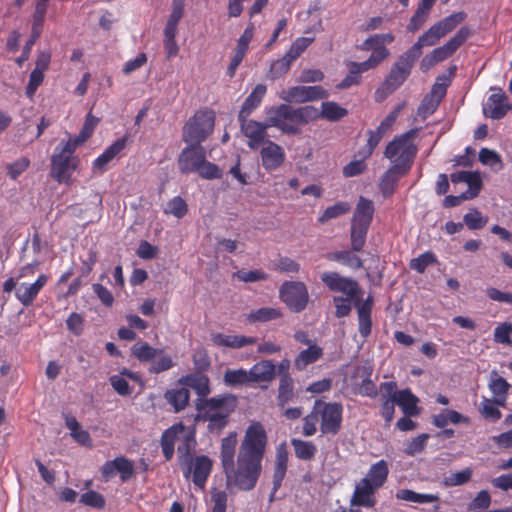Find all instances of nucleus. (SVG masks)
Returning a JSON list of instances; mask_svg holds the SVG:
<instances>
[{
  "label": "nucleus",
  "instance_id": "obj_56",
  "mask_svg": "<svg viewBox=\"0 0 512 512\" xmlns=\"http://www.w3.org/2000/svg\"><path fill=\"white\" fill-rule=\"evenodd\" d=\"M368 139L367 144L363 148H361L357 155L363 159H368L374 152L375 148L378 146L380 141L382 140V136L376 133L374 130L367 131Z\"/></svg>",
  "mask_w": 512,
  "mask_h": 512
},
{
  "label": "nucleus",
  "instance_id": "obj_30",
  "mask_svg": "<svg viewBox=\"0 0 512 512\" xmlns=\"http://www.w3.org/2000/svg\"><path fill=\"white\" fill-rule=\"evenodd\" d=\"M375 212L372 200L359 197L351 222L370 226Z\"/></svg>",
  "mask_w": 512,
  "mask_h": 512
},
{
  "label": "nucleus",
  "instance_id": "obj_6",
  "mask_svg": "<svg viewBox=\"0 0 512 512\" xmlns=\"http://www.w3.org/2000/svg\"><path fill=\"white\" fill-rule=\"evenodd\" d=\"M417 59L413 57L408 51H405L398 57V60L391 67L388 75L385 77L382 89H377L375 92L376 101L382 99L397 90L410 76L412 68Z\"/></svg>",
  "mask_w": 512,
  "mask_h": 512
},
{
  "label": "nucleus",
  "instance_id": "obj_36",
  "mask_svg": "<svg viewBox=\"0 0 512 512\" xmlns=\"http://www.w3.org/2000/svg\"><path fill=\"white\" fill-rule=\"evenodd\" d=\"M164 399L171 405L175 412L184 410L190 399V392L185 387L168 389L164 393Z\"/></svg>",
  "mask_w": 512,
  "mask_h": 512
},
{
  "label": "nucleus",
  "instance_id": "obj_49",
  "mask_svg": "<svg viewBox=\"0 0 512 512\" xmlns=\"http://www.w3.org/2000/svg\"><path fill=\"white\" fill-rule=\"evenodd\" d=\"M351 207L348 202L338 201L334 205L327 207L318 217V222L323 224L331 219H335L350 211Z\"/></svg>",
  "mask_w": 512,
  "mask_h": 512
},
{
  "label": "nucleus",
  "instance_id": "obj_35",
  "mask_svg": "<svg viewBox=\"0 0 512 512\" xmlns=\"http://www.w3.org/2000/svg\"><path fill=\"white\" fill-rule=\"evenodd\" d=\"M180 382L193 389L199 399H205L210 393V381L204 374H190L182 377Z\"/></svg>",
  "mask_w": 512,
  "mask_h": 512
},
{
  "label": "nucleus",
  "instance_id": "obj_48",
  "mask_svg": "<svg viewBox=\"0 0 512 512\" xmlns=\"http://www.w3.org/2000/svg\"><path fill=\"white\" fill-rule=\"evenodd\" d=\"M178 442V453L185 457L190 456L191 451L194 449L196 444L195 431L185 426V432H181V436H179Z\"/></svg>",
  "mask_w": 512,
  "mask_h": 512
},
{
  "label": "nucleus",
  "instance_id": "obj_37",
  "mask_svg": "<svg viewBox=\"0 0 512 512\" xmlns=\"http://www.w3.org/2000/svg\"><path fill=\"white\" fill-rule=\"evenodd\" d=\"M389 55V50L376 51L375 53H371L367 60L363 62L351 61L347 64V67H352L357 72V74L361 76L362 73L375 69L386 58H388Z\"/></svg>",
  "mask_w": 512,
  "mask_h": 512
},
{
  "label": "nucleus",
  "instance_id": "obj_20",
  "mask_svg": "<svg viewBox=\"0 0 512 512\" xmlns=\"http://www.w3.org/2000/svg\"><path fill=\"white\" fill-rule=\"evenodd\" d=\"M377 490L367 480L361 479L355 486L350 500L351 506L373 508L376 505L374 494Z\"/></svg>",
  "mask_w": 512,
  "mask_h": 512
},
{
  "label": "nucleus",
  "instance_id": "obj_18",
  "mask_svg": "<svg viewBox=\"0 0 512 512\" xmlns=\"http://www.w3.org/2000/svg\"><path fill=\"white\" fill-rule=\"evenodd\" d=\"M48 279L46 274H40L33 283H21L15 291V298L24 307L33 305L40 291L48 283Z\"/></svg>",
  "mask_w": 512,
  "mask_h": 512
},
{
  "label": "nucleus",
  "instance_id": "obj_59",
  "mask_svg": "<svg viewBox=\"0 0 512 512\" xmlns=\"http://www.w3.org/2000/svg\"><path fill=\"white\" fill-rule=\"evenodd\" d=\"M80 502L86 506L96 509H103L105 507L104 497L94 490H89L83 493L80 497Z\"/></svg>",
  "mask_w": 512,
  "mask_h": 512
},
{
  "label": "nucleus",
  "instance_id": "obj_25",
  "mask_svg": "<svg viewBox=\"0 0 512 512\" xmlns=\"http://www.w3.org/2000/svg\"><path fill=\"white\" fill-rule=\"evenodd\" d=\"M443 38V35L434 24L426 32L418 37L417 41L407 50L417 60L422 55V49L426 46H434L439 40Z\"/></svg>",
  "mask_w": 512,
  "mask_h": 512
},
{
  "label": "nucleus",
  "instance_id": "obj_7",
  "mask_svg": "<svg viewBox=\"0 0 512 512\" xmlns=\"http://www.w3.org/2000/svg\"><path fill=\"white\" fill-rule=\"evenodd\" d=\"M280 104L271 106L266 109L265 122H258L248 118H238L242 133L248 138V146L251 149H258L267 137V128L274 127L281 131L283 134L286 132L274 124L275 110H278Z\"/></svg>",
  "mask_w": 512,
  "mask_h": 512
},
{
  "label": "nucleus",
  "instance_id": "obj_26",
  "mask_svg": "<svg viewBox=\"0 0 512 512\" xmlns=\"http://www.w3.org/2000/svg\"><path fill=\"white\" fill-rule=\"evenodd\" d=\"M248 371L252 383H269L276 376V366L271 360H261L255 363Z\"/></svg>",
  "mask_w": 512,
  "mask_h": 512
},
{
  "label": "nucleus",
  "instance_id": "obj_62",
  "mask_svg": "<svg viewBox=\"0 0 512 512\" xmlns=\"http://www.w3.org/2000/svg\"><path fill=\"white\" fill-rule=\"evenodd\" d=\"M512 324H499L494 330V341L501 344L511 345Z\"/></svg>",
  "mask_w": 512,
  "mask_h": 512
},
{
  "label": "nucleus",
  "instance_id": "obj_9",
  "mask_svg": "<svg viewBox=\"0 0 512 512\" xmlns=\"http://www.w3.org/2000/svg\"><path fill=\"white\" fill-rule=\"evenodd\" d=\"M79 165V158L67 148L58 145L51 156L50 176L59 183L69 184L73 172Z\"/></svg>",
  "mask_w": 512,
  "mask_h": 512
},
{
  "label": "nucleus",
  "instance_id": "obj_27",
  "mask_svg": "<svg viewBox=\"0 0 512 512\" xmlns=\"http://www.w3.org/2000/svg\"><path fill=\"white\" fill-rule=\"evenodd\" d=\"M298 395L295 390V383L292 377H284L279 379L277 388L276 403L281 409H284L288 404L295 402Z\"/></svg>",
  "mask_w": 512,
  "mask_h": 512
},
{
  "label": "nucleus",
  "instance_id": "obj_29",
  "mask_svg": "<svg viewBox=\"0 0 512 512\" xmlns=\"http://www.w3.org/2000/svg\"><path fill=\"white\" fill-rule=\"evenodd\" d=\"M266 92L267 87L264 84H257L244 100L238 118H248L250 114L260 106Z\"/></svg>",
  "mask_w": 512,
  "mask_h": 512
},
{
  "label": "nucleus",
  "instance_id": "obj_61",
  "mask_svg": "<svg viewBox=\"0 0 512 512\" xmlns=\"http://www.w3.org/2000/svg\"><path fill=\"white\" fill-rule=\"evenodd\" d=\"M368 39L370 40L372 53H375L376 51L388 50L386 45L394 41V36L391 33L374 34Z\"/></svg>",
  "mask_w": 512,
  "mask_h": 512
},
{
  "label": "nucleus",
  "instance_id": "obj_28",
  "mask_svg": "<svg viewBox=\"0 0 512 512\" xmlns=\"http://www.w3.org/2000/svg\"><path fill=\"white\" fill-rule=\"evenodd\" d=\"M236 444L237 439L234 433L222 439L220 457L225 474H228L229 471H233Z\"/></svg>",
  "mask_w": 512,
  "mask_h": 512
},
{
  "label": "nucleus",
  "instance_id": "obj_57",
  "mask_svg": "<svg viewBox=\"0 0 512 512\" xmlns=\"http://www.w3.org/2000/svg\"><path fill=\"white\" fill-rule=\"evenodd\" d=\"M313 41V37H299L291 44L286 54L290 59L295 61Z\"/></svg>",
  "mask_w": 512,
  "mask_h": 512
},
{
  "label": "nucleus",
  "instance_id": "obj_58",
  "mask_svg": "<svg viewBox=\"0 0 512 512\" xmlns=\"http://www.w3.org/2000/svg\"><path fill=\"white\" fill-rule=\"evenodd\" d=\"M117 473L120 474L122 482H127L134 475V465L132 461L124 456L115 458Z\"/></svg>",
  "mask_w": 512,
  "mask_h": 512
},
{
  "label": "nucleus",
  "instance_id": "obj_45",
  "mask_svg": "<svg viewBox=\"0 0 512 512\" xmlns=\"http://www.w3.org/2000/svg\"><path fill=\"white\" fill-rule=\"evenodd\" d=\"M466 17L467 14L463 11L455 12L436 22L435 25L444 37L462 23Z\"/></svg>",
  "mask_w": 512,
  "mask_h": 512
},
{
  "label": "nucleus",
  "instance_id": "obj_39",
  "mask_svg": "<svg viewBox=\"0 0 512 512\" xmlns=\"http://www.w3.org/2000/svg\"><path fill=\"white\" fill-rule=\"evenodd\" d=\"M489 388L494 396L493 402L497 406L504 407L507 400L510 384L500 376H495L489 382Z\"/></svg>",
  "mask_w": 512,
  "mask_h": 512
},
{
  "label": "nucleus",
  "instance_id": "obj_64",
  "mask_svg": "<svg viewBox=\"0 0 512 512\" xmlns=\"http://www.w3.org/2000/svg\"><path fill=\"white\" fill-rule=\"evenodd\" d=\"M213 507L211 512H226L228 495L223 490H213L211 493Z\"/></svg>",
  "mask_w": 512,
  "mask_h": 512
},
{
  "label": "nucleus",
  "instance_id": "obj_1",
  "mask_svg": "<svg viewBox=\"0 0 512 512\" xmlns=\"http://www.w3.org/2000/svg\"><path fill=\"white\" fill-rule=\"evenodd\" d=\"M266 445L267 434L264 426L258 421L252 422L240 445L237 466L234 463L233 471L225 474L227 480L239 490L250 491L256 486L262 471Z\"/></svg>",
  "mask_w": 512,
  "mask_h": 512
},
{
  "label": "nucleus",
  "instance_id": "obj_34",
  "mask_svg": "<svg viewBox=\"0 0 512 512\" xmlns=\"http://www.w3.org/2000/svg\"><path fill=\"white\" fill-rule=\"evenodd\" d=\"M432 423L437 428H445L448 424H465L469 425L471 420L455 410L443 409L439 414L433 415Z\"/></svg>",
  "mask_w": 512,
  "mask_h": 512
},
{
  "label": "nucleus",
  "instance_id": "obj_23",
  "mask_svg": "<svg viewBox=\"0 0 512 512\" xmlns=\"http://www.w3.org/2000/svg\"><path fill=\"white\" fill-rule=\"evenodd\" d=\"M408 173L409 171H403L402 168L391 165L380 179L379 189L383 197L388 198L393 195L397 188L399 179Z\"/></svg>",
  "mask_w": 512,
  "mask_h": 512
},
{
  "label": "nucleus",
  "instance_id": "obj_10",
  "mask_svg": "<svg viewBox=\"0 0 512 512\" xmlns=\"http://www.w3.org/2000/svg\"><path fill=\"white\" fill-rule=\"evenodd\" d=\"M313 407L320 420L321 432L336 435L342 425L343 406L337 402L316 400Z\"/></svg>",
  "mask_w": 512,
  "mask_h": 512
},
{
  "label": "nucleus",
  "instance_id": "obj_24",
  "mask_svg": "<svg viewBox=\"0 0 512 512\" xmlns=\"http://www.w3.org/2000/svg\"><path fill=\"white\" fill-rule=\"evenodd\" d=\"M393 400L401 408L404 415L408 417H416L421 412V409L417 405L419 399L411 392L410 389L399 390L394 395Z\"/></svg>",
  "mask_w": 512,
  "mask_h": 512
},
{
  "label": "nucleus",
  "instance_id": "obj_46",
  "mask_svg": "<svg viewBox=\"0 0 512 512\" xmlns=\"http://www.w3.org/2000/svg\"><path fill=\"white\" fill-rule=\"evenodd\" d=\"M396 498L414 503H433L439 500L436 494H421L410 489H401L397 492Z\"/></svg>",
  "mask_w": 512,
  "mask_h": 512
},
{
  "label": "nucleus",
  "instance_id": "obj_51",
  "mask_svg": "<svg viewBox=\"0 0 512 512\" xmlns=\"http://www.w3.org/2000/svg\"><path fill=\"white\" fill-rule=\"evenodd\" d=\"M436 262V255L431 251H427L420 254L418 257L411 259L409 267L417 273H424L428 266L435 264Z\"/></svg>",
  "mask_w": 512,
  "mask_h": 512
},
{
  "label": "nucleus",
  "instance_id": "obj_3",
  "mask_svg": "<svg viewBox=\"0 0 512 512\" xmlns=\"http://www.w3.org/2000/svg\"><path fill=\"white\" fill-rule=\"evenodd\" d=\"M419 132L413 128L405 133L395 136L386 146L384 157L390 160L392 166H398L403 171H410L417 154V146L413 140Z\"/></svg>",
  "mask_w": 512,
  "mask_h": 512
},
{
  "label": "nucleus",
  "instance_id": "obj_54",
  "mask_svg": "<svg viewBox=\"0 0 512 512\" xmlns=\"http://www.w3.org/2000/svg\"><path fill=\"white\" fill-rule=\"evenodd\" d=\"M487 217H484L481 212L477 209H472L470 212L466 213L463 217V221L465 225L470 230H479L482 229L487 223Z\"/></svg>",
  "mask_w": 512,
  "mask_h": 512
},
{
  "label": "nucleus",
  "instance_id": "obj_21",
  "mask_svg": "<svg viewBox=\"0 0 512 512\" xmlns=\"http://www.w3.org/2000/svg\"><path fill=\"white\" fill-rule=\"evenodd\" d=\"M181 432H185V425L182 422L173 424L164 430L161 435L160 445L166 461H170L175 452V443L178 442Z\"/></svg>",
  "mask_w": 512,
  "mask_h": 512
},
{
  "label": "nucleus",
  "instance_id": "obj_41",
  "mask_svg": "<svg viewBox=\"0 0 512 512\" xmlns=\"http://www.w3.org/2000/svg\"><path fill=\"white\" fill-rule=\"evenodd\" d=\"M370 226L351 222L350 242L351 249L355 252L363 250L366 244V237Z\"/></svg>",
  "mask_w": 512,
  "mask_h": 512
},
{
  "label": "nucleus",
  "instance_id": "obj_32",
  "mask_svg": "<svg viewBox=\"0 0 512 512\" xmlns=\"http://www.w3.org/2000/svg\"><path fill=\"white\" fill-rule=\"evenodd\" d=\"M288 467V454L286 451H278L276 454L275 465L273 470V489L270 494V502L274 500V495L281 487L285 478Z\"/></svg>",
  "mask_w": 512,
  "mask_h": 512
},
{
  "label": "nucleus",
  "instance_id": "obj_53",
  "mask_svg": "<svg viewBox=\"0 0 512 512\" xmlns=\"http://www.w3.org/2000/svg\"><path fill=\"white\" fill-rule=\"evenodd\" d=\"M428 439L429 434H419L417 437L407 442L404 453L408 456H415L416 454L421 453L424 450Z\"/></svg>",
  "mask_w": 512,
  "mask_h": 512
},
{
  "label": "nucleus",
  "instance_id": "obj_4",
  "mask_svg": "<svg viewBox=\"0 0 512 512\" xmlns=\"http://www.w3.org/2000/svg\"><path fill=\"white\" fill-rule=\"evenodd\" d=\"M131 355L141 363L150 362L148 372L160 374L176 366L174 358L163 348H155L148 342L138 341L131 347Z\"/></svg>",
  "mask_w": 512,
  "mask_h": 512
},
{
  "label": "nucleus",
  "instance_id": "obj_38",
  "mask_svg": "<svg viewBox=\"0 0 512 512\" xmlns=\"http://www.w3.org/2000/svg\"><path fill=\"white\" fill-rule=\"evenodd\" d=\"M326 259L339 262L352 269H361L363 267L362 259L352 249L328 253Z\"/></svg>",
  "mask_w": 512,
  "mask_h": 512
},
{
  "label": "nucleus",
  "instance_id": "obj_40",
  "mask_svg": "<svg viewBox=\"0 0 512 512\" xmlns=\"http://www.w3.org/2000/svg\"><path fill=\"white\" fill-rule=\"evenodd\" d=\"M291 445L295 456L303 461L312 460L317 453V446L311 441H305L297 438L291 439Z\"/></svg>",
  "mask_w": 512,
  "mask_h": 512
},
{
  "label": "nucleus",
  "instance_id": "obj_19",
  "mask_svg": "<svg viewBox=\"0 0 512 512\" xmlns=\"http://www.w3.org/2000/svg\"><path fill=\"white\" fill-rule=\"evenodd\" d=\"M262 166L267 171H273L279 168L285 160L284 149L277 143L268 140L266 146L260 151Z\"/></svg>",
  "mask_w": 512,
  "mask_h": 512
},
{
  "label": "nucleus",
  "instance_id": "obj_16",
  "mask_svg": "<svg viewBox=\"0 0 512 512\" xmlns=\"http://www.w3.org/2000/svg\"><path fill=\"white\" fill-rule=\"evenodd\" d=\"M212 460L206 455H199L191 459L190 466L184 472L185 478L192 474V482L199 488H204L212 471Z\"/></svg>",
  "mask_w": 512,
  "mask_h": 512
},
{
  "label": "nucleus",
  "instance_id": "obj_31",
  "mask_svg": "<svg viewBox=\"0 0 512 512\" xmlns=\"http://www.w3.org/2000/svg\"><path fill=\"white\" fill-rule=\"evenodd\" d=\"M388 475V463L381 459L370 466L366 476L362 479L367 480L373 487L380 489L386 483Z\"/></svg>",
  "mask_w": 512,
  "mask_h": 512
},
{
  "label": "nucleus",
  "instance_id": "obj_13",
  "mask_svg": "<svg viewBox=\"0 0 512 512\" xmlns=\"http://www.w3.org/2000/svg\"><path fill=\"white\" fill-rule=\"evenodd\" d=\"M178 157V167L182 174L196 172L203 166L206 150L201 144L187 143Z\"/></svg>",
  "mask_w": 512,
  "mask_h": 512
},
{
  "label": "nucleus",
  "instance_id": "obj_5",
  "mask_svg": "<svg viewBox=\"0 0 512 512\" xmlns=\"http://www.w3.org/2000/svg\"><path fill=\"white\" fill-rule=\"evenodd\" d=\"M215 113L211 109H199L185 123L182 140L185 143L202 144L213 132Z\"/></svg>",
  "mask_w": 512,
  "mask_h": 512
},
{
  "label": "nucleus",
  "instance_id": "obj_55",
  "mask_svg": "<svg viewBox=\"0 0 512 512\" xmlns=\"http://www.w3.org/2000/svg\"><path fill=\"white\" fill-rule=\"evenodd\" d=\"M479 161L483 165L489 166L491 168L501 169L503 166L500 155L494 150L488 148H482L480 150Z\"/></svg>",
  "mask_w": 512,
  "mask_h": 512
},
{
  "label": "nucleus",
  "instance_id": "obj_52",
  "mask_svg": "<svg viewBox=\"0 0 512 512\" xmlns=\"http://www.w3.org/2000/svg\"><path fill=\"white\" fill-rule=\"evenodd\" d=\"M188 212V205L185 200L180 196H175L167 203L164 213L173 215L178 219L183 218Z\"/></svg>",
  "mask_w": 512,
  "mask_h": 512
},
{
  "label": "nucleus",
  "instance_id": "obj_8",
  "mask_svg": "<svg viewBox=\"0 0 512 512\" xmlns=\"http://www.w3.org/2000/svg\"><path fill=\"white\" fill-rule=\"evenodd\" d=\"M471 34V29L468 26H462L444 45L433 49L422 58L420 70L427 72L436 64L451 57L465 43Z\"/></svg>",
  "mask_w": 512,
  "mask_h": 512
},
{
  "label": "nucleus",
  "instance_id": "obj_33",
  "mask_svg": "<svg viewBox=\"0 0 512 512\" xmlns=\"http://www.w3.org/2000/svg\"><path fill=\"white\" fill-rule=\"evenodd\" d=\"M323 348L317 344L309 345L307 349L300 351L294 359V367L298 371H303L308 365L317 362L323 357Z\"/></svg>",
  "mask_w": 512,
  "mask_h": 512
},
{
  "label": "nucleus",
  "instance_id": "obj_47",
  "mask_svg": "<svg viewBox=\"0 0 512 512\" xmlns=\"http://www.w3.org/2000/svg\"><path fill=\"white\" fill-rule=\"evenodd\" d=\"M358 330L360 335L365 339L371 333V306L368 303L362 304L358 309Z\"/></svg>",
  "mask_w": 512,
  "mask_h": 512
},
{
  "label": "nucleus",
  "instance_id": "obj_44",
  "mask_svg": "<svg viewBox=\"0 0 512 512\" xmlns=\"http://www.w3.org/2000/svg\"><path fill=\"white\" fill-rule=\"evenodd\" d=\"M466 17L467 14L463 11L455 12L436 22L435 25L444 37L462 23Z\"/></svg>",
  "mask_w": 512,
  "mask_h": 512
},
{
  "label": "nucleus",
  "instance_id": "obj_12",
  "mask_svg": "<svg viewBox=\"0 0 512 512\" xmlns=\"http://www.w3.org/2000/svg\"><path fill=\"white\" fill-rule=\"evenodd\" d=\"M329 96L327 90L322 86H292L282 90L279 93V98L285 101V104L290 103H306L316 100L325 99Z\"/></svg>",
  "mask_w": 512,
  "mask_h": 512
},
{
  "label": "nucleus",
  "instance_id": "obj_63",
  "mask_svg": "<svg viewBox=\"0 0 512 512\" xmlns=\"http://www.w3.org/2000/svg\"><path fill=\"white\" fill-rule=\"evenodd\" d=\"M472 470L465 468L461 471L452 473L449 477L445 478V484L447 486H460L471 480Z\"/></svg>",
  "mask_w": 512,
  "mask_h": 512
},
{
  "label": "nucleus",
  "instance_id": "obj_15",
  "mask_svg": "<svg viewBox=\"0 0 512 512\" xmlns=\"http://www.w3.org/2000/svg\"><path fill=\"white\" fill-rule=\"evenodd\" d=\"M235 407L236 397L231 394L198 399L196 403L197 410L204 411V415L220 412L232 413Z\"/></svg>",
  "mask_w": 512,
  "mask_h": 512
},
{
  "label": "nucleus",
  "instance_id": "obj_14",
  "mask_svg": "<svg viewBox=\"0 0 512 512\" xmlns=\"http://www.w3.org/2000/svg\"><path fill=\"white\" fill-rule=\"evenodd\" d=\"M321 281L329 290L343 293L349 298H353L358 292V283L355 280L334 271L322 273Z\"/></svg>",
  "mask_w": 512,
  "mask_h": 512
},
{
  "label": "nucleus",
  "instance_id": "obj_60",
  "mask_svg": "<svg viewBox=\"0 0 512 512\" xmlns=\"http://www.w3.org/2000/svg\"><path fill=\"white\" fill-rule=\"evenodd\" d=\"M30 166V160L27 157H21L7 165V175L16 180Z\"/></svg>",
  "mask_w": 512,
  "mask_h": 512
},
{
  "label": "nucleus",
  "instance_id": "obj_11",
  "mask_svg": "<svg viewBox=\"0 0 512 512\" xmlns=\"http://www.w3.org/2000/svg\"><path fill=\"white\" fill-rule=\"evenodd\" d=\"M279 297L293 312H302L309 301L306 285L300 281H285L279 289Z\"/></svg>",
  "mask_w": 512,
  "mask_h": 512
},
{
  "label": "nucleus",
  "instance_id": "obj_50",
  "mask_svg": "<svg viewBox=\"0 0 512 512\" xmlns=\"http://www.w3.org/2000/svg\"><path fill=\"white\" fill-rule=\"evenodd\" d=\"M294 61L285 54L282 58L273 61L270 65L268 78L276 80L288 73Z\"/></svg>",
  "mask_w": 512,
  "mask_h": 512
},
{
  "label": "nucleus",
  "instance_id": "obj_22",
  "mask_svg": "<svg viewBox=\"0 0 512 512\" xmlns=\"http://www.w3.org/2000/svg\"><path fill=\"white\" fill-rule=\"evenodd\" d=\"M211 341L215 346L239 349L244 346L257 343L256 337H247L242 335H227L223 333H214L211 335Z\"/></svg>",
  "mask_w": 512,
  "mask_h": 512
},
{
  "label": "nucleus",
  "instance_id": "obj_42",
  "mask_svg": "<svg viewBox=\"0 0 512 512\" xmlns=\"http://www.w3.org/2000/svg\"><path fill=\"white\" fill-rule=\"evenodd\" d=\"M223 380L227 386L233 387L248 385L252 383L249 371L243 368L226 370L223 376Z\"/></svg>",
  "mask_w": 512,
  "mask_h": 512
},
{
  "label": "nucleus",
  "instance_id": "obj_17",
  "mask_svg": "<svg viewBox=\"0 0 512 512\" xmlns=\"http://www.w3.org/2000/svg\"><path fill=\"white\" fill-rule=\"evenodd\" d=\"M510 110H512V104L500 88L487 98L483 106L484 115L495 120L503 118Z\"/></svg>",
  "mask_w": 512,
  "mask_h": 512
},
{
  "label": "nucleus",
  "instance_id": "obj_43",
  "mask_svg": "<svg viewBox=\"0 0 512 512\" xmlns=\"http://www.w3.org/2000/svg\"><path fill=\"white\" fill-rule=\"evenodd\" d=\"M280 317H282V312L280 309L273 307H262L251 311L247 316V320L251 323H257L276 320Z\"/></svg>",
  "mask_w": 512,
  "mask_h": 512
},
{
  "label": "nucleus",
  "instance_id": "obj_2",
  "mask_svg": "<svg viewBox=\"0 0 512 512\" xmlns=\"http://www.w3.org/2000/svg\"><path fill=\"white\" fill-rule=\"evenodd\" d=\"M274 124L282 128L286 135H297L301 132V126L316 122L322 118L330 122H337L347 116V109L334 101L322 102L321 110L311 105L294 107L288 104H280L275 110Z\"/></svg>",
  "mask_w": 512,
  "mask_h": 512
}]
</instances>
